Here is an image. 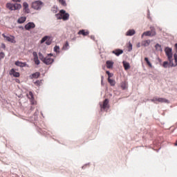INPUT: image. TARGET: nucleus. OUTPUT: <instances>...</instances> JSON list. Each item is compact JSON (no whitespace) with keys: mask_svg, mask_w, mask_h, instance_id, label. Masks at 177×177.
Segmentation results:
<instances>
[{"mask_svg":"<svg viewBox=\"0 0 177 177\" xmlns=\"http://www.w3.org/2000/svg\"><path fill=\"white\" fill-rule=\"evenodd\" d=\"M165 54L167 57V59L169 62V64L172 67H176L177 66V54H174V59H172V48L169 47H166L165 49Z\"/></svg>","mask_w":177,"mask_h":177,"instance_id":"1","label":"nucleus"},{"mask_svg":"<svg viewBox=\"0 0 177 177\" xmlns=\"http://www.w3.org/2000/svg\"><path fill=\"white\" fill-rule=\"evenodd\" d=\"M57 19L58 20H64V21H66L70 19V15L67 12H66V10H61L59 12L57 15H55Z\"/></svg>","mask_w":177,"mask_h":177,"instance_id":"2","label":"nucleus"},{"mask_svg":"<svg viewBox=\"0 0 177 177\" xmlns=\"http://www.w3.org/2000/svg\"><path fill=\"white\" fill-rule=\"evenodd\" d=\"M6 8H7V9H9V10H20V8H21V4L7 3L6 5Z\"/></svg>","mask_w":177,"mask_h":177,"instance_id":"3","label":"nucleus"},{"mask_svg":"<svg viewBox=\"0 0 177 177\" xmlns=\"http://www.w3.org/2000/svg\"><path fill=\"white\" fill-rule=\"evenodd\" d=\"M32 9H35V10H39L41 8H42V2L39 1H34L32 3Z\"/></svg>","mask_w":177,"mask_h":177,"instance_id":"4","label":"nucleus"},{"mask_svg":"<svg viewBox=\"0 0 177 177\" xmlns=\"http://www.w3.org/2000/svg\"><path fill=\"white\" fill-rule=\"evenodd\" d=\"M2 37L6 39V41H8V42H11V44H16V40H15L14 36H6L5 33L2 34Z\"/></svg>","mask_w":177,"mask_h":177,"instance_id":"5","label":"nucleus"},{"mask_svg":"<svg viewBox=\"0 0 177 177\" xmlns=\"http://www.w3.org/2000/svg\"><path fill=\"white\" fill-rule=\"evenodd\" d=\"M151 102H153V103H168V100L162 97H153Z\"/></svg>","mask_w":177,"mask_h":177,"instance_id":"6","label":"nucleus"},{"mask_svg":"<svg viewBox=\"0 0 177 177\" xmlns=\"http://www.w3.org/2000/svg\"><path fill=\"white\" fill-rule=\"evenodd\" d=\"M101 110H106V109H109L110 107V105L109 104V99H105L102 104H100Z\"/></svg>","mask_w":177,"mask_h":177,"instance_id":"7","label":"nucleus"},{"mask_svg":"<svg viewBox=\"0 0 177 177\" xmlns=\"http://www.w3.org/2000/svg\"><path fill=\"white\" fill-rule=\"evenodd\" d=\"M44 42H46V45H50L52 44V39H50L49 36H45L41 40V44H44Z\"/></svg>","mask_w":177,"mask_h":177,"instance_id":"8","label":"nucleus"},{"mask_svg":"<svg viewBox=\"0 0 177 177\" xmlns=\"http://www.w3.org/2000/svg\"><path fill=\"white\" fill-rule=\"evenodd\" d=\"M32 28H35V24L33 22H28L26 25H25V30L28 31L32 30Z\"/></svg>","mask_w":177,"mask_h":177,"instance_id":"9","label":"nucleus"},{"mask_svg":"<svg viewBox=\"0 0 177 177\" xmlns=\"http://www.w3.org/2000/svg\"><path fill=\"white\" fill-rule=\"evenodd\" d=\"M53 62H55L53 59L49 57H46L44 60L43 61V63H44L45 64L49 65V64H52Z\"/></svg>","mask_w":177,"mask_h":177,"instance_id":"10","label":"nucleus"},{"mask_svg":"<svg viewBox=\"0 0 177 177\" xmlns=\"http://www.w3.org/2000/svg\"><path fill=\"white\" fill-rule=\"evenodd\" d=\"M10 75H13L15 78H19V77H20V73L19 72H16V71L12 68L10 71Z\"/></svg>","mask_w":177,"mask_h":177,"instance_id":"11","label":"nucleus"},{"mask_svg":"<svg viewBox=\"0 0 177 177\" xmlns=\"http://www.w3.org/2000/svg\"><path fill=\"white\" fill-rule=\"evenodd\" d=\"M32 55L34 57L35 64L38 66L40 63L39 59H38V54L37 53V52H33Z\"/></svg>","mask_w":177,"mask_h":177,"instance_id":"12","label":"nucleus"},{"mask_svg":"<svg viewBox=\"0 0 177 177\" xmlns=\"http://www.w3.org/2000/svg\"><path fill=\"white\" fill-rule=\"evenodd\" d=\"M23 7L25 13H30V8H28V3L27 2H24Z\"/></svg>","mask_w":177,"mask_h":177,"instance_id":"13","label":"nucleus"},{"mask_svg":"<svg viewBox=\"0 0 177 177\" xmlns=\"http://www.w3.org/2000/svg\"><path fill=\"white\" fill-rule=\"evenodd\" d=\"M112 53H113L116 56H120V55H122L124 53V50L121 49H116L112 51Z\"/></svg>","mask_w":177,"mask_h":177,"instance_id":"14","label":"nucleus"},{"mask_svg":"<svg viewBox=\"0 0 177 177\" xmlns=\"http://www.w3.org/2000/svg\"><path fill=\"white\" fill-rule=\"evenodd\" d=\"M15 66H17V67H26V66H27V64L26 62L17 61L15 62Z\"/></svg>","mask_w":177,"mask_h":177,"instance_id":"15","label":"nucleus"},{"mask_svg":"<svg viewBox=\"0 0 177 177\" xmlns=\"http://www.w3.org/2000/svg\"><path fill=\"white\" fill-rule=\"evenodd\" d=\"M79 35H84V37H86L89 35L88 31H85V30H81L78 32Z\"/></svg>","mask_w":177,"mask_h":177,"instance_id":"16","label":"nucleus"},{"mask_svg":"<svg viewBox=\"0 0 177 177\" xmlns=\"http://www.w3.org/2000/svg\"><path fill=\"white\" fill-rule=\"evenodd\" d=\"M41 75V73L39 72H36L35 73H32L30 76V78H31L32 80L33 78H39V76Z\"/></svg>","mask_w":177,"mask_h":177,"instance_id":"17","label":"nucleus"},{"mask_svg":"<svg viewBox=\"0 0 177 177\" xmlns=\"http://www.w3.org/2000/svg\"><path fill=\"white\" fill-rule=\"evenodd\" d=\"M151 42V41H150V39L144 40L142 41L141 45H142V46H149L150 45Z\"/></svg>","mask_w":177,"mask_h":177,"instance_id":"18","label":"nucleus"},{"mask_svg":"<svg viewBox=\"0 0 177 177\" xmlns=\"http://www.w3.org/2000/svg\"><path fill=\"white\" fill-rule=\"evenodd\" d=\"M150 32L152 35V37H155V35H157V32H156V28L155 27H153V26H151L150 27Z\"/></svg>","mask_w":177,"mask_h":177,"instance_id":"19","label":"nucleus"},{"mask_svg":"<svg viewBox=\"0 0 177 177\" xmlns=\"http://www.w3.org/2000/svg\"><path fill=\"white\" fill-rule=\"evenodd\" d=\"M123 66L124 67V70H129L131 68V65L129 63L125 61L123 62Z\"/></svg>","mask_w":177,"mask_h":177,"instance_id":"20","label":"nucleus"},{"mask_svg":"<svg viewBox=\"0 0 177 177\" xmlns=\"http://www.w3.org/2000/svg\"><path fill=\"white\" fill-rule=\"evenodd\" d=\"M121 88L124 91L125 89L128 88V82H123L121 83Z\"/></svg>","mask_w":177,"mask_h":177,"instance_id":"21","label":"nucleus"},{"mask_svg":"<svg viewBox=\"0 0 177 177\" xmlns=\"http://www.w3.org/2000/svg\"><path fill=\"white\" fill-rule=\"evenodd\" d=\"M126 35H127V37H131V35H135V30H129L127 32Z\"/></svg>","mask_w":177,"mask_h":177,"instance_id":"22","label":"nucleus"},{"mask_svg":"<svg viewBox=\"0 0 177 177\" xmlns=\"http://www.w3.org/2000/svg\"><path fill=\"white\" fill-rule=\"evenodd\" d=\"M26 17H21L18 20H17V23H19V24H23V23H24V21H26Z\"/></svg>","mask_w":177,"mask_h":177,"instance_id":"23","label":"nucleus"},{"mask_svg":"<svg viewBox=\"0 0 177 177\" xmlns=\"http://www.w3.org/2000/svg\"><path fill=\"white\" fill-rule=\"evenodd\" d=\"M113 64H114V62H113L111 61H106L107 68H113Z\"/></svg>","mask_w":177,"mask_h":177,"instance_id":"24","label":"nucleus"},{"mask_svg":"<svg viewBox=\"0 0 177 177\" xmlns=\"http://www.w3.org/2000/svg\"><path fill=\"white\" fill-rule=\"evenodd\" d=\"M145 36V37H153L152 35H151V32H150V30H148V31H146V32H144L142 35V37L143 36Z\"/></svg>","mask_w":177,"mask_h":177,"instance_id":"25","label":"nucleus"},{"mask_svg":"<svg viewBox=\"0 0 177 177\" xmlns=\"http://www.w3.org/2000/svg\"><path fill=\"white\" fill-rule=\"evenodd\" d=\"M108 82L111 86H114L115 85V80L108 78Z\"/></svg>","mask_w":177,"mask_h":177,"instance_id":"26","label":"nucleus"},{"mask_svg":"<svg viewBox=\"0 0 177 177\" xmlns=\"http://www.w3.org/2000/svg\"><path fill=\"white\" fill-rule=\"evenodd\" d=\"M59 3L62 6H67V3H66V0H57Z\"/></svg>","mask_w":177,"mask_h":177,"instance_id":"27","label":"nucleus"},{"mask_svg":"<svg viewBox=\"0 0 177 177\" xmlns=\"http://www.w3.org/2000/svg\"><path fill=\"white\" fill-rule=\"evenodd\" d=\"M155 48L157 50H159L160 52H162V48H161V45L156 44L155 46Z\"/></svg>","mask_w":177,"mask_h":177,"instance_id":"28","label":"nucleus"},{"mask_svg":"<svg viewBox=\"0 0 177 177\" xmlns=\"http://www.w3.org/2000/svg\"><path fill=\"white\" fill-rule=\"evenodd\" d=\"M145 61L146 62V63L149 66V67H153V66L151 65V62H150V61H149L148 57H145Z\"/></svg>","mask_w":177,"mask_h":177,"instance_id":"29","label":"nucleus"},{"mask_svg":"<svg viewBox=\"0 0 177 177\" xmlns=\"http://www.w3.org/2000/svg\"><path fill=\"white\" fill-rule=\"evenodd\" d=\"M54 52H56V53H59V52H60V47H59L58 46H55L54 47Z\"/></svg>","mask_w":177,"mask_h":177,"instance_id":"30","label":"nucleus"},{"mask_svg":"<svg viewBox=\"0 0 177 177\" xmlns=\"http://www.w3.org/2000/svg\"><path fill=\"white\" fill-rule=\"evenodd\" d=\"M39 58L40 59V60H41V62H44V61L45 60V57H44V55H42V53H39Z\"/></svg>","mask_w":177,"mask_h":177,"instance_id":"31","label":"nucleus"},{"mask_svg":"<svg viewBox=\"0 0 177 177\" xmlns=\"http://www.w3.org/2000/svg\"><path fill=\"white\" fill-rule=\"evenodd\" d=\"M68 41H66L64 46H63L64 50H67L68 49Z\"/></svg>","mask_w":177,"mask_h":177,"instance_id":"32","label":"nucleus"},{"mask_svg":"<svg viewBox=\"0 0 177 177\" xmlns=\"http://www.w3.org/2000/svg\"><path fill=\"white\" fill-rule=\"evenodd\" d=\"M28 99H34V94H32V92L30 91L28 95Z\"/></svg>","mask_w":177,"mask_h":177,"instance_id":"33","label":"nucleus"},{"mask_svg":"<svg viewBox=\"0 0 177 177\" xmlns=\"http://www.w3.org/2000/svg\"><path fill=\"white\" fill-rule=\"evenodd\" d=\"M168 66H169L168 62H163L162 66H163L165 68H168Z\"/></svg>","mask_w":177,"mask_h":177,"instance_id":"34","label":"nucleus"},{"mask_svg":"<svg viewBox=\"0 0 177 177\" xmlns=\"http://www.w3.org/2000/svg\"><path fill=\"white\" fill-rule=\"evenodd\" d=\"M5 57V53L3 52L0 53V60Z\"/></svg>","mask_w":177,"mask_h":177,"instance_id":"35","label":"nucleus"},{"mask_svg":"<svg viewBox=\"0 0 177 177\" xmlns=\"http://www.w3.org/2000/svg\"><path fill=\"white\" fill-rule=\"evenodd\" d=\"M128 49H129V52H131V50H132V44L129 43Z\"/></svg>","mask_w":177,"mask_h":177,"instance_id":"36","label":"nucleus"},{"mask_svg":"<svg viewBox=\"0 0 177 177\" xmlns=\"http://www.w3.org/2000/svg\"><path fill=\"white\" fill-rule=\"evenodd\" d=\"M35 84L37 85V86H39V85H41V81L37 80L35 82Z\"/></svg>","mask_w":177,"mask_h":177,"instance_id":"37","label":"nucleus"},{"mask_svg":"<svg viewBox=\"0 0 177 177\" xmlns=\"http://www.w3.org/2000/svg\"><path fill=\"white\" fill-rule=\"evenodd\" d=\"M12 2H21V0H12Z\"/></svg>","mask_w":177,"mask_h":177,"instance_id":"38","label":"nucleus"},{"mask_svg":"<svg viewBox=\"0 0 177 177\" xmlns=\"http://www.w3.org/2000/svg\"><path fill=\"white\" fill-rule=\"evenodd\" d=\"M174 48H175L176 52L177 53V44H175Z\"/></svg>","mask_w":177,"mask_h":177,"instance_id":"39","label":"nucleus"},{"mask_svg":"<svg viewBox=\"0 0 177 177\" xmlns=\"http://www.w3.org/2000/svg\"><path fill=\"white\" fill-rule=\"evenodd\" d=\"M109 78H111L113 77V74L110 73V75H108Z\"/></svg>","mask_w":177,"mask_h":177,"instance_id":"40","label":"nucleus"},{"mask_svg":"<svg viewBox=\"0 0 177 177\" xmlns=\"http://www.w3.org/2000/svg\"><path fill=\"white\" fill-rule=\"evenodd\" d=\"M106 73L107 74V75H110V74H111L109 71H107L106 72Z\"/></svg>","mask_w":177,"mask_h":177,"instance_id":"41","label":"nucleus"},{"mask_svg":"<svg viewBox=\"0 0 177 177\" xmlns=\"http://www.w3.org/2000/svg\"><path fill=\"white\" fill-rule=\"evenodd\" d=\"M2 48H6V46L4 44H2Z\"/></svg>","mask_w":177,"mask_h":177,"instance_id":"42","label":"nucleus"},{"mask_svg":"<svg viewBox=\"0 0 177 177\" xmlns=\"http://www.w3.org/2000/svg\"><path fill=\"white\" fill-rule=\"evenodd\" d=\"M175 146H177V140L176 142V143L174 144Z\"/></svg>","mask_w":177,"mask_h":177,"instance_id":"43","label":"nucleus"},{"mask_svg":"<svg viewBox=\"0 0 177 177\" xmlns=\"http://www.w3.org/2000/svg\"><path fill=\"white\" fill-rule=\"evenodd\" d=\"M48 56H53V55H52V54H49V55H48Z\"/></svg>","mask_w":177,"mask_h":177,"instance_id":"44","label":"nucleus"},{"mask_svg":"<svg viewBox=\"0 0 177 177\" xmlns=\"http://www.w3.org/2000/svg\"><path fill=\"white\" fill-rule=\"evenodd\" d=\"M138 47L139 48V47H140V46L138 45Z\"/></svg>","mask_w":177,"mask_h":177,"instance_id":"45","label":"nucleus"}]
</instances>
